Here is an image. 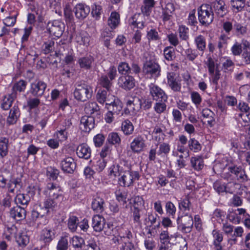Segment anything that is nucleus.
Segmentation results:
<instances>
[{"label":"nucleus","mask_w":250,"mask_h":250,"mask_svg":"<svg viewBox=\"0 0 250 250\" xmlns=\"http://www.w3.org/2000/svg\"><path fill=\"white\" fill-rule=\"evenodd\" d=\"M161 68L155 57L146 58L144 62L142 72L148 79H156L161 75Z\"/></svg>","instance_id":"1"},{"label":"nucleus","mask_w":250,"mask_h":250,"mask_svg":"<svg viewBox=\"0 0 250 250\" xmlns=\"http://www.w3.org/2000/svg\"><path fill=\"white\" fill-rule=\"evenodd\" d=\"M73 94L75 99L79 102H84L91 99L93 94L91 86L83 81H79L74 85Z\"/></svg>","instance_id":"2"},{"label":"nucleus","mask_w":250,"mask_h":250,"mask_svg":"<svg viewBox=\"0 0 250 250\" xmlns=\"http://www.w3.org/2000/svg\"><path fill=\"white\" fill-rule=\"evenodd\" d=\"M228 172L224 174V178L227 180L237 181L244 183L248 181V177L245 170L240 166L231 165L228 168Z\"/></svg>","instance_id":"3"},{"label":"nucleus","mask_w":250,"mask_h":250,"mask_svg":"<svg viewBox=\"0 0 250 250\" xmlns=\"http://www.w3.org/2000/svg\"><path fill=\"white\" fill-rule=\"evenodd\" d=\"M197 10L198 20L201 25L208 26L212 23L214 19V13L210 5L203 4Z\"/></svg>","instance_id":"4"},{"label":"nucleus","mask_w":250,"mask_h":250,"mask_svg":"<svg viewBox=\"0 0 250 250\" xmlns=\"http://www.w3.org/2000/svg\"><path fill=\"white\" fill-rule=\"evenodd\" d=\"M140 175L138 171L133 170L130 166H127L120 177L118 179L120 185L124 187H129L133 185L134 181L139 180Z\"/></svg>","instance_id":"5"},{"label":"nucleus","mask_w":250,"mask_h":250,"mask_svg":"<svg viewBox=\"0 0 250 250\" xmlns=\"http://www.w3.org/2000/svg\"><path fill=\"white\" fill-rule=\"evenodd\" d=\"M177 229L182 233H190L192 229L194 221L191 215H178L176 219Z\"/></svg>","instance_id":"6"},{"label":"nucleus","mask_w":250,"mask_h":250,"mask_svg":"<svg viewBox=\"0 0 250 250\" xmlns=\"http://www.w3.org/2000/svg\"><path fill=\"white\" fill-rule=\"evenodd\" d=\"M150 96L155 101H167L168 97L165 91L158 85L151 83L148 85Z\"/></svg>","instance_id":"7"},{"label":"nucleus","mask_w":250,"mask_h":250,"mask_svg":"<svg viewBox=\"0 0 250 250\" xmlns=\"http://www.w3.org/2000/svg\"><path fill=\"white\" fill-rule=\"evenodd\" d=\"M167 85L174 93L181 91L182 84L178 76L174 72L167 73Z\"/></svg>","instance_id":"8"},{"label":"nucleus","mask_w":250,"mask_h":250,"mask_svg":"<svg viewBox=\"0 0 250 250\" xmlns=\"http://www.w3.org/2000/svg\"><path fill=\"white\" fill-rule=\"evenodd\" d=\"M100 120L94 116H83L80 121V128L83 131L89 132L95 127L96 122L98 123Z\"/></svg>","instance_id":"9"},{"label":"nucleus","mask_w":250,"mask_h":250,"mask_svg":"<svg viewBox=\"0 0 250 250\" xmlns=\"http://www.w3.org/2000/svg\"><path fill=\"white\" fill-rule=\"evenodd\" d=\"M47 87V84L41 80H36L31 83L30 85V93L34 97H42Z\"/></svg>","instance_id":"10"},{"label":"nucleus","mask_w":250,"mask_h":250,"mask_svg":"<svg viewBox=\"0 0 250 250\" xmlns=\"http://www.w3.org/2000/svg\"><path fill=\"white\" fill-rule=\"evenodd\" d=\"M213 13L219 18H223L228 13V7L223 0H216L211 3Z\"/></svg>","instance_id":"11"},{"label":"nucleus","mask_w":250,"mask_h":250,"mask_svg":"<svg viewBox=\"0 0 250 250\" xmlns=\"http://www.w3.org/2000/svg\"><path fill=\"white\" fill-rule=\"evenodd\" d=\"M118 84L122 89L127 91L133 88L135 86V80L130 75L122 76L118 80Z\"/></svg>","instance_id":"12"},{"label":"nucleus","mask_w":250,"mask_h":250,"mask_svg":"<svg viewBox=\"0 0 250 250\" xmlns=\"http://www.w3.org/2000/svg\"><path fill=\"white\" fill-rule=\"evenodd\" d=\"M146 147L145 140L141 135H138L135 137L130 145V148L131 151L133 153L137 154L142 152Z\"/></svg>","instance_id":"13"},{"label":"nucleus","mask_w":250,"mask_h":250,"mask_svg":"<svg viewBox=\"0 0 250 250\" xmlns=\"http://www.w3.org/2000/svg\"><path fill=\"white\" fill-rule=\"evenodd\" d=\"M44 194L49 197L58 199L62 196L61 188L57 184L48 183L44 190Z\"/></svg>","instance_id":"14"},{"label":"nucleus","mask_w":250,"mask_h":250,"mask_svg":"<svg viewBox=\"0 0 250 250\" xmlns=\"http://www.w3.org/2000/svg\"><path fill=\"white\" fill-rule=\"evenodd\" d=\"M84 111L87 116H94L97 119L101 118L100 107L96 102H88L85 104Z\"/></svg>","instance_id":"15"},{"label":"nucleus","mask_w":250,"mask_h":250,"mask_svg":"<svg viewBox=\"0 0 250 250\" xmlns=\"http://www.w3.org/2000/svg\"><path fill=\"white\" fill-rule=\"evenodd\" d=\"M105 202L103 195L98 193L92 199L91 208L96 213H102L104 210Z\"/></svg>","instance_id":"16"},{"label":"nucleus","mask_w":250,"mask_h":250,"mask_svg":"<svg viewBox=\"0 0 250 250\" xmlns=\"http://www.w3.org/2000/svg\"><path fill=\"white\" fill-rule=\"evenodd\" d=\"M141 100L139 97H134L129 99L126 102V114L130 112L135 113L141 108Z\"/></svg>","instance_id":"17"},{"label":"nucleus","mask_w":250,"mask_h":250,"mask_svg":"<svg viewBox=\"0 0 250 250\" xmlns=\"http://www.w3.org/2000/svg\"><path fill=\"white\" fill-rule=\"evenodd\" d=\"M61 167L62 170L67 173H73L76 168V164L71 157H67L62 160Z\"/></svg>","instance_id":"18"},{"label":"nucleus","mask_w":250,"mask_h":250,"mask_svg":"<svg viewBox=\"0 0 250 250\" xmlns=\"http://www.w3.org/2000/svg\"><path fill=\"white\" fill-rule=\"evenodd\" d=\"M145 16L144 14L136 13L129 20V24L139 29H143L145 27Z\"/></svg>","instance_id":"19"},{"label":"nucleus","mask_w":250,"mask_h":250,"mask_svg":"<svg viewBox=\"0 0 250 250\" xmlns=\"http://www.w3.org/2000/svg\"><path fill=\"white\" fill-rule=\"evenodd\" d=\"M90 11V7L84 4L79 3L74 8L76 17L79 20H83L89 14Z\"/></svg>","instance_id":"20"},{"label":"nucleus","mask_w":250,"mask_h":250,"mask_svg":"<svg viewBox=\"0 0 250 250\" xmlns=\"http://www.w3.org/2000/svg\"><path fill=\"white\" fill-rule=\"evenodd\" d=\"M25 207L16 206L12 208L10 211V215L17 221L23 220L26 217Z\"/></svg>","instance_id":"21"},{"label":"nucleus","mask_w":250,"mask_h":250,"mask_svg":"<svg viewBox=\"0 0 250 250\" xmlns=\"http://www.w3.org/2000/svg\"><path fill=\"white\" fill-rule=\"evenodd\" d=\"M174 11V5L173 3L171 2H167L165 7L162 8V15L161 17L164 23L171 20L172 14Z\"/></svg>","instance_id":"22"},{"label":"nucleus","mask_w":250,"mask_h":250,"mask_svg":"<svg viewBox=\"0 0 250 250\" xmlns=\"http://www.w3.org/2000/svg\"><path fill=\"white\" fill-rule=\"evenodd\" d=\"M55 234L54 229L44 228L42 230L40 240L46 245H48L55 238Z\"/></svg>","instance_id":"23"},{"label":"nucleus","mask_w":250,"mask_h":250,"mask_svg":"<svg viewBox=\"0 0 250 250\" xmlns=\"http://www.w3.org/2000/svg\"><path fill=\"white\" fill-rule=\"evenodd\" d=\"M76 153L79 158L88 160L91 157V150L87 144H82L77 147Z\"/></svg>","instance_id":"24"},{"label":"nucleus","mask_w":250,"mask_h":250,"mask_svg":"<svg viewBox=\"0 0 250 250\" xmlns=\"http://www.w3.org/2000/svg\"><path fill=\"white\" fill-rule=\"evenodd\" d=\"M20 109L17 105H14L11 109L9 116L7 118L6 124L8 125L15 124L20 116Z\"/></svg>","instance_id":"25"},{"label":"nucleus","mask_w":250,"mask_h":250,"mask_svg":"<svg viewBox=\"0 0 250 250\" xmlns=\"http://www.w3.org/2000/svg\"><path fill=\"white\" fill-rule=\"evenodd\" d=\"M104 225H105V220L103 217L99 215H96L93 217L92 226L94 231L96 232L102 231Z\"/></svg>","instance_id":"26"},{"label":"nucleus","mask_w":250,"mask_h":250,"mask_svg":"<svg viewBox=\"0 0 250 250\" xmlns=\"http://www.w3.org/2000/svg\"><path fill=\"white\" fill-rule=\"evenodd\" d=\"M191 203L189 199L186 198L179 202L178 215H190L189 214Z\"/></svg>","instance_id":"27"},{"label":"nucleus","mask_w":250,"mask_h":250,"mask_svg":"<svg viewBox=\"0 0 250 250\" xmlns=\"http://www.w3.org/2000/svg\"><path fill=\"white\" fill-rule=\"evenodd\" d=\"M105 105L108 111L112 112L116 115L120 114L123 107L122 103L118 100H114L111 103L106 102Z\"/></svg>","instance_id":"28"},{"label":"nucleus","mask_w":250,"mask_h":250,"mask_svg":"<svg viewBox=\"0 0 250 250\" xmlns=\"http://www.w3.org/2000/svg\"><path fill=\"white\" fill-rule=\"evenodd\" d=\"M50 34L57 38L60 37L63 33L62 24L58 21H54L49 28Z\"/></svg>","instance_id":"29"},{"label":"nucleus","mask_w":250,"mask_h":250,"mask_svg":"<svg viewBox=\"0 0 250 250\" xmlns=\"http://www.w3.org/2000/svg\"><path fill=\"white\" fill-rule=\"evenodd\" d=\"M93 61V58L89 55L79 58L78 62L81 68L87 70L91 68V64Z\"/></svg>","instance_id":"30"},{"label":"nucleus","mask_w":250,"mask_h":250,"mask_svg":"<svg viewBox=\"0 0 250 250\" xmlns=\"http://www.w3.org/2000/svg\"><path fill=\"white\" fill-rule=\"evenodd\" d=\"M120 21L119 14L116 11H113L108 19L107 24L112 29H114L118 26Z\"/></svg>","instance_id":"31"},{"label":"nucleus","mask_w":250,"mask_h":250,"mask_svg":"<svg viewBox=\"0 0 250 250\" xmlns=\"http://www.w3.org/2000/svg\"><path fill=\"white\" fill-rule=\"evenodd\" d=\"M155 1L154 0H144L143 5L141 7L142 14L146 16H149L152 9L154 7Z\"/></svg>","instance_id":"32"},{"label":"nucleus","mask_w":250,"mask_h":250,"mask_svg":"<svg viewBox=\"0 0 250 250\" xmlns=\"http://www.w3.org/2000/svg\"><path fill=\"white\" fill-rule=\"evenodd\" d=\"M14 200L17 206L22 205L26 207L30 201V197L27 194L19 193L17 195Z\"/></svg>","instance_id":"33"},{"label":"nucleus","mask_w":250,"mask_h":250,"mask_svg":"<svg viewBox=\"0 0 250 250\" xmlns=\"http://www.w3.org/2000/svg\"><path fill=\"white\" fill-rule=\"evenodd\" d=\"M243 52L242 53V58L246 64H250V53L248 49L250 47V43L247 40H243Z\"/></svg>","instance_id":"34"},{"label":"nucleus","mask_w":250,"mask_h":250,"mask_svg":"<svg viewBox=\"0 0 250 250\" xmlns=\"http://www.w3.org/2000/svg\"><path fill=\"white\" fill-rule=\"evenodd\" d=\"M15 237L16 241L20 246L25 247L29 242V237L28 236L26 232H19Z\"/></svg>","instance_id":"35"},{"label":"nucleus","mask_w":250,"mask_h":250,"mask_svg":"<svg viewBox=\"0 0 250 250\" xmlns=\"http://www.w3.org/2000/svg\"><path fill=\"white\" fill-rule=\"evenodd\" d=\"M16 98V94L15 92H12L11 94L4 96L1 104V108L4 110H8Z\"/></svg>","instance_id":"36"},{"label":"nucleus","mask_w":250,"mask_h":250,"mask_svg":"<svg viewBox=\"0 0 250 250\" xmlns=\"http://www.w3.org/2000/svg\"><path fill=\"white\" fill-rule=\"evenodd\" d=\"M56 200L47 196V198L44 200L42 209L43 210L45 209L47 215L49 213L50 210H53L57 206V203L56 202Z\"/></svg>","instance_id":"37"},{"label":"nucleus","mask_w":250,"mask_h":250,"mask_svg":"<svg viewBox=\"0 0 250 250\" xmlns=\"http://www.w3.org/2000/svg\"><path fill=\"white\" fill-rule=\"evenodd\" d=\"M46 215L45 209L43 210L41 205L35 206L31 212V217L33 220H36L38 218L42 217Z\"/></svg>","instance_id":"38"},{"label":"nucleus","mask_w":250,"mask_h":250,"mask_svg":"<svg viewBox=\"0 0 250 250\" xmlns=\"http://www.w3.org/2000/svg\"><path fill=\"white\" fill-rule=\"evenodd\" d=\"M125 169L118 164H115L109 168V175L112 177L121 176Z\"/></svg>","instance_id":"39"},{"label":"nucleus","mask_w":250,"mask_h":250,"mask_svg":"<svg viewBox=\"0 0 250 250\" xmlns=\"http://www.w3.org/2000/svg\"><path fill=\"white\" fill-rule=\"evenodd\" d=\"M121 129L125 135L128 136L133 133L134 126L129 120H125L122 123Z\"/></svg>","instance_id":"40"},{"label":"nucleus","mask_w":250,"mask_h":250,"mask_svg":"<svg viewBox=\"0 0 250 250\" xmlns=\"http://www.w3.org/2000/svg\"><path fill=\"white\" fill-rule=\"evenodd\" d=\"M202 116L208 119L207 123L210 127H212L215 124V119L214 118V113L208 108L204 109L202 112Z\"/></svg>","instance_id":"41"},{"label":"nucleus","mask_w":250,"mask_h":250,"mask_svg":"<svg viewBox=\"0 0 250 250\" xmlns=\"http://www.w3.org/2000/svg\"><path fill=\"white\" fill-rule=\"evenodd\" d=\"M230 40V37H228L227 35L222 33L218 38V42L217 44V47L219 50L220 53H222L223 49L227 47L228 42Z\"/></svg>","instance_id":"42"},{"label":"nucleus","mask_w":250,"mask_h":250,"mask_svg":"<svg viewBox=\"0 0 250 250\" xmlns=\"http://www.w3.org/2000/svg\"><path fill=\"white\" fill-rule=\"evenodd\" d=\"M194 42L197 49L203 53L206 48V42L205 37L202 35H199L195 38Z\"/></svg>","instance_id":"43"},{"label":"nucleus","mask_w":250,"mask_h":250,"mask_svg":"<svg viewBox=\"0 0 250 250\" xmlns=\"http://www.w3.org/2000/svg\"><path fill=\"white\" fill-rule=\"evenodd\" d=\"M230 3L232 10L236 13L243 11L246 5L245 0H231Z\"/></svg>","instance_id":"44"},{"label":"nucleus","mask_w":250,"mask_h":250,"mask_svg":"<svg viewBox=\"0 0 250 250\" xmlns=\"http://www.w3.org/2000/svg\"><path fill=\"white\" fill-rule=\"evenodd\" d=\"M8 142V138L0 137V156L2 158L7 154Z\"/></svg>","instance_id":"45"},{"label":"nucleus","mask_w":250,"mask_h":250,"mask_svg":"<svg viewBox=\"0 0 250 250\" xmlns=\"http://www.w3.org/2000/svg\"><path fill=\"white\" fill-rule=\"evenodd\" d=\"M69 46L64 42H59L57 46L56 54L58 56H64L69 52Z\"/></svg>","instance_id":"46"},{"label":"nucleus","mask_w":250,"mask_h":250,"mask_svg":"<svg viewBox=\"0 0 250 250\" xmlns=\"http://www.w3.org/2000/svg\"><path fill=\"white\" fill-rule=\"evenodd\" d=\"M189 149L194 152H198L202 149V146L194 138H190L188 141Z\"/></svg>","instance_id":"47"},{"label":"nucleus","mask_w":250,"mask_h":250,"mask_svg":"<svg viewBox=\"0 0 250 250\" xmlns=\"http://www.w3.org/2000/svg\"><path fill=\"white\" fill-rule=\"evenodd\" d=\"M165 59L167 61H172L175 58V51L172 46H167L164 49Z\"/></svg>","instance_id":"48"},{"label":"nucleus","mask_w":250,"mask_h":250,"mask_svg":"<svg viewBox=\"0 0 250 250\" xmlns=\"http://www.w3.org/2000/svg\"><path fill=\"white\" fill-rule=\"evenodd\" d=\"M234 29L236 35L238 37L244 36L247 34L248 29L246 26L235 22L234 24Z\"/></svg>","instance_id":"49"},{"label":"nucleus","mask_w":250,"mask_h":250,"mask_svg":"<svg viewBox=\"0 0 250 250\" xmlns=\"http://www.w3.org/2000/svg\"><path fill=\"white\" fill-rule=\"evenodd\" d=\"M142 211V209L139 207L133 206V209L132 210L133 220L134 223H136L139 226H141L142 224L140 219Z\"/></svg>","instance_id":"50"},{"label":"nucleus","mask_w":250,"mask_h":250,"mask_svg":"<svg viewBox=\"0 0 250 250\" xmlns=\"http://www.w3.org/2000/svg\"><path fill=\"white\" fill-rule=\"evenodd\" d=\"M191 167L196 170H200L204 166L203 162L200 157H192L190 158Z\"/></svg>","instance_id":"51"},{"label":"nucleus","mask_w":250,"mask_h":250,"mask_svg":"<svg viewBox=\"0 0 250 250\" xmlns=\"http://www.w3.org/2000/svg\"><path fill=\"white\" fill-rule=\"evenodd\" d=\"M79 224L78 218L75 216H71L68 220V228L72 232L76 231Z\"/></svg>","instance_id":"52"},{"label":"nucleus","mask_w":250,"mask_h":250,"mask_svg":"<svg viewBox=\"0 0 250 250\" xmlns=\"http://www.w3.org/2000/svg\"><path fill=\"white\" fill-rule=\"evenodd\" d=\"M230 50L233 56H240L243 53V40L242 43L236 42L231 46Z\"/></svg>","instance_id":"53"},{"label":"nucleus","mask_w":250,"mask_h":250,"mask_svg":"<svg viewBox=\"0 0 250 250\" xmlns=\"http://www.w3.org/2000/svg\"><path fill=\"white\" fill-rule=\"evenodd\" d=\"M243 233V229L241 227H237L233 230L232 235L231 238L229 240V242L231 245L234 244L237 242V237H241Z\"/></svg>","instance_id":"54"},{"label":"nucleus","mask_w":250,"mask_h":250,"mask_svg":"<svg viewBox=\"0 0 250 250\" xmlns=\"http://www.w3.org/2000/svg\"><path fill=\"white\" fill-rule=\"evenodd\" d=\"M118 70L119 73L123 76L130 74V65L126 62H120L118 65Z\"/></svg>","instance_id":"55"},{"label":"nucleus","mask_w":250,"mask_h":250,"mask_svg":"<svg viewBox=\"0 0 250 250\" xmlns=\"http://www.w3.org/2000/svg\"><path fill=\"white\" fill-rule=\"evenodd\" d=\"M21 180L20 178H12L7 183V187L9 192L13 193L18 186H21Z\"/></svg>","instance_id":"56"},{"label":"nucleus","mask_w":250,"mask_h":250,"mask_svg":"<svg viewBox=\"0 0 250 250\" xmlns=\"http://www.w3.org/2000/svg\"><path fill=\"white\" fill-rule=\"evenodd\" d=\"M27 83L24 80H20L19 82L15 83L13 86L12 92H15L17 94L16 92H22L24 91L26 88Z\"/></svg>","instance_id":"57"},{"label":"nucleus","mask_w":250,"mask_h":250,"mask_svg":"<svg viewBox=\"0 0 250 250\" xmlns=\"http://www.w3.org/2000/svg\"><path fill=\"white\" fill-rule=\"evenodd\" d=\"M107 141L110 144L114 145L120 144L121 140L117 133L111 132L108 134Z\"/></svg>","instance_id":"58"},{"label":"nucleus","mask_w":250,"mask_h":250,"mask_svg":"<svg viewBox=\"0 0 250 250\" xmlns=\"http://www.w3.org/2000/svg\"><path fill=\"white\" fill-rule=\"evenodd\" d=\"M72 5L71 3H66L64 6V14L66 20L71 21L73 19L72 11Z\"/></svg>","instance_id":"59"},{"label":"nucleus","mask_w":250,"mask_h":250,"mask_svg":"<svg viewBox=\"0 0 250 250\" xmlns=\"http://www.w3.org/2000/svg\"><path fill=\"white\" fill-rule=\"evenodd\" d=\"M71 243L74 248L78 249L82 248L85 244L84 239L78 236H73L71 239Z\"/></svg>","instance_id":"60"},{"label":"nucleus","mask_w":250,"mask_h":250,"mask_svg":"<svg viewBox=\"0 0 250 250\" xmlns=\"http://www.w3.org/2000/svg\"><path fill=\"white\" fill-rule=\"evenodd\" d=\"M146 37L148 41H157L161 39L158 32L155 29H151L147 31Z\"/></svg>","instance_id":"61"},{"label":"nucleus","mask_w":250,"mask_h":250,"mask_svg":"<svg viewBox=\"0 0 250 250\" xmlns=\"http://www.w3.org/2000/svg\"><path fill=\"white\" fill-rule=\"evenodd\" d=\"M154 109L155 111L158 114H161L163 113L167 108V105L166 104V102L167 101H156Z\"/></svg>","instance_id":"62"},{"label":"nucleus","mask_w":250,"mask_h":250,"mask_svg":"<svg viewBox=\"0 0 250 250\" xmlns=\"http://www.w3.org/2000/svg\"><path fill=\"white\" fill-rule=\"evenodd\" d=\"M213 188L219 194L227 192L226 184L220 181H216L214 183Z\"/></svg>","instance_id":"63"},{"label":"nucleus","mask_w":250,"mask_h":250,"mask_svg":"<svg viewBox=\"0 0 250 250\" xmlns=\"http://www.w3.org/2000/svg\"><path fill=\"white\" fill-rule=\"evenodd\" d=\"M187 243L184 240L182 242H176L175 244L171 243V250H187Z\"/></svg>","instance_id":"64"}]
</instances>
